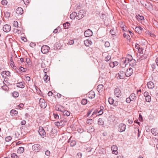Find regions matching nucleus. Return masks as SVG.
Segmentation results:
<instances>
[{"instance_id":"obj_1","label":"nucleus","mask_w":158,"mask_h":158,"mask_svg":"<svg viewBox=\"0 0 158 158\" xmlns=\"http://www.w3.org/2000/svg\"><path fill=\"white\" fill-rule=\"evenodd\" d=\"M38 131L39 135L41 137L44 138L46 136V132L42 127H39Z\"/></svg>"},{"instance_id":"obj_2","label":"nucleus","mask_w":158,"mask_h":158,"mask_svg":"<svg viewBox=\"0 0 158 158\" xmlns=\"http://www.w3.org/2000/svg\"><path fill=\"white\" fill-rule=\"evenodd\" d=\"M126 127V125L123 123L120 124L118 127V130L119 132H121L125 131Z\"/></svg>"},{"instance_id":"obj_3","label":"nucleus","mask_w":158,"mask_h":158,"mask_svg":"<svg viewBox=\"0 0 158 158\" xmlns=\"http://www.w3.org/2000/svg\"><path fill=\"white\" fill-rule=\"evenodd\" d=\"M32 148L33 150L35 152H38L40 151L41 149V146L38 144H35L32 146Z\"/></svg>"},{"instance_id":"obj_4","label":"nucleus","mask_w":158,"mask_h":158,"mask_svg":"<svg viewBox=\"0 0 158 158\" xmlns=\"http://www.w3.org/2000/svg\"><path fill=\"white\" fill-rule=\"evenodd\" d=\"M39 104L40 106L43 108H45L47 106V103L46 102L44 99L42 98H40V99Z\"/></svg>"},{"instance_id":"obj_5","label":"nucleus","mask_w":158,"mask_h":158,"mask_svg":"<svg viewBox=\"0 0 158 158\" xmlns=\"http://www.w3.org/2000/svg\"><path fill=\"white\" fill-rule=\"evenodd\" d=\"M50 48L47 45H44L41 48V52L43 54H45L48 52Z\"/></svg>"},{"instance_id":"obj_6","label":"nucleus","mask_w":158,"mask_h":158,"mask_svg":"<svg viewBox=\"0 0 158 158\" xmlns=\"http://www.w3.org/2000/svg\"><path fill=\"white\" fill-rule=\"evenodd\" d=\"M84 11L83 10H80L79 12L77 13V19L79 20L82 18L84 16Z\"/></svg>"},{"instance_id":"obj_7","label":"nucleus","mask_w":158,"mask_h":158,"mask_svg":"<svg viewBox=\"0 0 158 158\" xmlns=\"http://www.w3.org/2000/svg\"><path fill=\"white\" fill-rule=\"evenodd\" d=\"M3 31L6 32L10 31L11 30V27L10 25L6 24L4 25L3 27Z\"/></svg>"},{"instance_id":"obj_8","label":"nucleus","mask_w":158,"mask_h":158,"mask_svg":"<svg viewBox=\"0 0 158 158\" xmlns=\"http://www.w3.org/2000/svg\"><path fill=\"white\" fill-rule=\"evenodd\" d=\"M118 75V77H119V79H124L126 76L125 73L123 70L120 71Z\"/></svg>"},{"instance_id":"obj_9","label":"nucleus","mask_w":158,"mask_h":158,"mask_svg":"<svg viewBox=\"0 0 158 158\" xmlns=\"http://www.w3.org/2000/svg\"><path fill=\"white\" fill-rule=\"evenodd\" d=\"M93 35V32L89 29H88L85 31L84 35L86 37H89L92 36Z\"/></svg>"},{"instance_id":"obj_10","label":"nucleus","mask_w":158,"mask_h":158,"mask_svg":"<svg viewBox=\"0 0 158 158\" xmlns=\"http://www.w3.org/2000/svg\"><path fill=\"white\" fill-rule=\"evenodd\" d=\"M128 62L127 61V59L125 60L123 58L121 60L120 63V64L122 68H124Z\"/></svg>"},{"instance_id":"obj_11","label":"nucleus","mask_w":158,"mask_h":158,"mask_svg":"<svg viewBox=\"0 0 158 158\" xmlns=\"http://www.w3.org/2000/svg\"><path fill=\"white\" fill-rule=\"evenodd\" d=\"M114 94L117 97L119 98L121 96V91L118 88H116L114 89Z\"/></svg>"},{"instance_id":"obj_12","label":"nucleus","mask_w":158,"mask_h":158,"mask_svg":"<svg viewBox=\"0 0 158 158\" xmlns=\"http://www.w3.org/2000/svg\"><path fill=\"white\" fill-rule=\"evenodd\" d=\"M133 69L131 68L128 69L125 72L126 76L127 77H129L131 76L133 73Z\"/></svg>"},{"instance_id":"obj_13","label":"nucleus","mask_w":158,"mask_h":158,"mask_svg":"<svg viewBox=\"0 0 158 158\" xmlns=\"http://www.w3.org/2000/svg\"><path fill=\"white\" fill-rule=\"evenodd\" d=\"M111 150L112 151V153L115 155H117L118 153L117 151L118 148L116 145H113L111 147Z\"/></svg>"},{"instance_id":"obj_14","label":"nucleus","mask_w":158,"mask_h":158,"mask_svg":"<svg viewBox=\"0 0 158 158\" xmlns=\"http://www.w3.org/2000/svg\"><path fill=\"white\" fill-rule=\"evenodd\" d=\"M23 12V10L21 7H18L16 9V13L18 15H22Z\"/></svg>"},{"instance_id":"obj_15","label":"nucleus","mask_w":158,"mask_h":158,"mask_svg":"<svg viewBox=\"0 0 158 158\" xmlns=\"http://www.w3.org/2000/svg\"><path fill=\"white\" fill-rule=\"evenodd\" d=\"M10 72L9 71H4L1 73V75L3 77L9 76L10 75Z\"/></svg>"},{"instance_id":"obj_16","label":"nucleus","mask_w":158,"mask_h":158,"mask_svg":"<svg viewBox=\"0 0 158 158\" xmlns=\"http://www.w3.org/2000/svg\"><path fill=\"white\" fill-rule=\"evenodd\" d=\"M88 95L89 98H93L95 97V93L93 91H91L88 93Z\"/></svg>"},{"instance_id":"obj_17","label":"nucleus","mask_w":158,"mask_h":158,"mask_svg":"<svg viewBox=\"0 0 158 158\" xmlns=\"http://www.w3.org/2000/svg\"><path fill=\"white\" fill-rule=\"evenodd\" d=\"M143 28L140 27H136L135 28V31L139 34H140L142 33Z\"/></svg>"},{"instance_id":"obj_18","label":"nucleus","mask_w":158,"mask_h":158,"mask_svg":"<svg viewBox=\"0 0 158 158\" xmlns=\"http://www.w3.org/2000/svg\"><path fill=\"white\" fill-rule=\"evenodd\" d=\"M148 87L149 89H152L154 87V85L152 81L148 82L147 83Z\"/></svg>"},{"instance_id":"obj_19","label":"nucleus","mask_w":158,"mask_h":158,"mask_svg":"<svg viewBox=\"0 0 158 158\" xmlns=\"http://www.w3.org/2000/svg\"><path fill=\"white\" fill-rule=\"evenodd\" d=\"M77 14L75 12H73L71 14H70V17L71 19H73L76 18L77 19Z\"/></svg>"},{"instance_id":"obj_20","label":"nucleus","mask_w":158,"mask_h":158,"mask_svg":"<svg viewBox=\"0 0 158 158\" xmlns=\"http://www.w3.org/2000/svg\"><path fill=\"white\" fill-rule=\"evenodd\" d=\"M18 112L17 111L15 110H12L10 111V114L12 116H14L18 114Z\"/></svg>"},{"instance_id":"obj_21","label":"nucleus","mask_w":158,"mask_h":158,"mask_svg":"<svg viewBox=\"0 0 158 158\" xmlns=\"http://www.w3.org/2000/svg\"><path fill=\"white\" fill-rule=\"evenodd\" d=\"M103 90V85H98L97 87V90L99 92H101Z\"/></svg>"},{"instance_id":"obj_22","label":"nucleus","mask_w":158,"mask_h":158,"mask_svg":"<svg viewBox=\"0 0 158 158\" xmlns=\"http://www.w3.org/2000/svg\"><path fill=\"white\" fill-rule=\"evenodd\" d=\"M129 63L131 66L134 67L136 64V61L134 59H132L130 61V62Z\"/></svg>"},{"instance_id":"obj_23","label":"nucleus","mask_w":158,"mask_h":158,"mask_svg":"<svg viewBox=\"0 0 158 158\" xmlns=\"http://www.w3.org/2000/svg\"><path fill=\"white\" fill-rule=\"evenodd\" d=\"M25 84L22 82L18 83L16 85L17 87L21 88H24V87Z\"/></svg>"},{"instance_id":"obj_24","label":"nucleus","mask_w":158,"mask_h":158,"mask_svg":"<svg viewBox=\"0 0 158 158\" xmlns=\"http://www.w3.org/2000/svg\"><path fill=\"white\" fill-rule=\"evenodd\" d=\"M70 142V145L71 147L74 146L76 144V142L74 140H72L71 141H70V139H69L68 140V143Z\"/></svg>"},{"instance_id":"obj_25","label":"nucleus","mask_w":158,"mask_h":158,"mask_svg":"<svg viewBox=\"0 0 158 158\" xmlns=\"http://www.w3.org/2000/svg\"><path fill=\"white\" fill-rule=\"evenodd\" d=\"M43 79L45 82L46 83L48 82V81H49L50 78L49 77H48V75L45 74L43 77Z\"/></svg>"},{"instance_id":"obj_26","label":"nucleus","mask_w":158,"mask_h":158,"mask_svg":"<svg viewBox=\"0 0 158 158\" xmlns=\"http://www.w3.org/2000/svg\"><path fill=\"white\" fill-rule=\"evenodd\" d=\"M92 42L89 40H86L84 41V44L86 46H88L89 45L91 44Z\"/></svg>"},{"instance_id":"obj_27","label":"nucleus","mask_w":158,"mask_h":158,"mask_svg":"<svg viewBox=\"0 0 158 158\" xmlns=\"http://www.w3.org/2000/svg\"><path fill=\"white\" fill-rule=\"evenodd\" d=\"M136 18L139 21H141L144 19L143 17V16H140L139 15H137Z\"/></svg>"},{"instance_id":"obj_28","label":"nucleus","mask_w":158,"mask_h":158,"mask_svg":"<svg viewBox=\"0 0 158 158\" xmlns=\"http://www.w3.org/2000/svg\"><path fill=\"white\" fill-rule=\"evenodd\" d=\"M129 97L132 101L135 100L136 98L135 94L133 93L130 95Z\"/></svg>"},{"instance_id":"obj_29","label":"nucleus","mask_w":158,"mask_h":158,"mask_svg":"<svg viewBox=\"0 0 158 158\" xmlns=\"http://www.w3.org/2000/svg\"><path fill=\"white\" fill-rule=\"evenodd\" d=\"M24 151V148H23L22 147H19V149L17 150V152L18 153H22Z\"/></svg>"},{"instance_id":"obj_30","label":"nucleus","mask_w":158,"mask_h":158,"mask_svg":"<svg viewBox=\"0 0 158 158\" xmlns=\"http://www.w3.org/2000/svg\"><path fill=\"white\" fill-rule=\"evenodd\" d=\"M70 24L68 22H66L63 24V25L65 29H68L70 26Z\"/></svg>"},{"instance_id":"obj_31","label":"nucleus","mask_w":158,"mask_h":158,"mask_svg":"<svg viewBox=\"0 0 158 158\" xmlns=\"http://www.w3.org/2000/svg\"><path fill=\"white\" fill-rule=\"evenodd\" d=\"M104 122L102 118H99L98 119V125H103L104 124Z\"/></svg>"},{"instance_id":"obj_32","label":"nucleus","mask_w":158,"mask_h":158,"mask_svg":"<svg viewBox=\"0 0 158 158\" xmlns=\"http://www.w3.org/2000/svg\"><path fill=\"white\" fill-rule=\"evenodd\" d=\"M63 115L64 116H68L70 114V112L68 111L64 110L63 112Z\"/></svg>"},{"instance_id":"obj_33","label":"nucleus","mask_w":158,"mask_h":158,"mask_svg":"<svg viewBox=\"0 0 158 158\" xmlns=\"http://www.w3.org/2000/svg\"><path fill=\"white\" fill-rule=\"evenodd\" d=\"M125 59H127V61L128 62V63H129L130 62V61L131 60H132V56L130 55H129L127 56V58H125Z\"/></svg>"},{"instance_id":"obj_34","label":"nucleus","mask_w":158,"mask_h":158,"mask_svg":"<svg viewBox=\"0 0 158 158\" xmlns=\"http://www.w3.org/2000/svg\"><path fill=\"white\" fill-rule=\"evenodd\" d=\"M156 131V130L154 128H152L151 130V132L154 135H156L158 134Z\"/></svg>"},{"instance_id":"obj_35","label":"nucleus","mask_w":158,"mask_h":158,"mask_svg":"<svg viewBox=\"0 0 158 158\" xmlns=\"http://www.w3.org/2000/svg\"><path fill=\"white\" fill-rule=\"evenodd\" d=\"M145 100L147 102H150L151 100V96L149 95L145 97Z\"/></svg>"},{"instance_id":"obj_36","label":"nucleus","mask_w":158,"mask_h":158,"mask_svg":"<svg viewBox=\"0 0 158 158\" xmlns=\"http://www.w3.org/2000/svg\"><path fill=\"white\" fill-rule=\"evenodd\" d=\"M140 57L138 59L137 61H140L141 60L145 59L146 58V56L144 55L140 56Z\"/></svg>"},{"instance_id":"obj_37","label":"nucleus","mask_w":158,"mask_h":158,"mask_svg":"<svg viewBox=\"0 0 158 158\" xmlns=\"http://www.w3.org/2000/svg\"><path fill=\"white\" fill-rule=\"evenodd\" d=\"M108 101L109 103L110 104L112 105L114 103V100L113 98H108Z\"/></svg>"},{"instance_id":"obj_38","label":"nucleus","mask_w":158,"mask_h":158,"mask_svg":"<svg viewBox=\"0 0 158 158\" xmlns=\"http://www.w3.org/2000/svg\"><path fill=\"white\" fill-rule=\"evenodd\" d=\"M81 103L83 105L86 104L87 103V100L86 99H83L81 101Z\"/></svg>"},{"instance_id":"obj_39","label":"nucleus","mask_w":158,"mask_h":158,"mask_svg":"<svg viewBox=\"0 0 158 158\" xmlns=\"http://www.w3.org/2000/svg\"><path fill=\"white\" fill-rule=\"evenodd\" d=\"M12 95L14 97H17L19 95V93L17 92H14L13 93Z\"/></svg>"},{"instance_id":"obj_40","label":"nucleus","mask_w":158,"mask_h":158,"mask_svg":"<svg viewBox=\"0 0 158 158\" xmlns=\"http://www.w3.org/2000/svg\"><path fill=\"white\" fill-rule=\"evenodd\" d=\"M112 64H113V66L112 67H113L117 65L118 64V63L117 61H114L112 63H110V66H111Z\"/></svg>"},{"instance_id":"obj_41","label":"nucleus","mask_w":158,"mask_h":158,"mask_svg":"<svg viewBox=\"0 0 158 158\" xmlns=\"http://www.w3.org/2000/svg\"><path fill=\"white\" fill-rule=\"evenodd\" d=\"M111 56L110 55H108L106 56L105 57V61H108L110 60L111 59Z\"/></svg>"},{"instance_id":"obj_42","label":"nucleus","mask_w":158,"mask_h":158,"mask_svg":"<svg viewBox=\"0 0 158 158\" xmlns=\"http://www.w3.org/2000/svg\"><path fill=\"white\" fill-rule=\"evenodd\" d=\"M123 36L124 37L126 38V39L128 40H129L130 39V36L129 35L127 34H126L125 33H124L123 34Z\"/></svg>"},{"instance_id":"obj_43","label":"nucleus","mask_w":158,"mask_h":158,"mask_svg":"<svg viewBox=\"0 0 158 158\" xmlns=\"http://www.w3.org/2000/svg\"><path fill=\"white\" fill-rule=\"evenodd\" d=\"M10 14L8 12H4V15L6 18H8L10 16Z\"/></svg>"},{"instance_id":"obj_44","label":"nucleus","mask_w":158,"mask_h":158,"mask_svg":"<svg viewBox=\"0 0 158 158\" xmlns=\"http://www.w3.org/2000/svg\"><path fill=\"white\" fill-rule=\"evenodd\" d=\"M12 158H19V157L15 153H13L11 155Z\"/></svg>"},{"instance_id":"obj_45","label":"nucleus","mask_w":158,"mask_h":158,"mask_svg":"<svg viewBox=\"0 0 158 158\" xmlns=\"http://www.w3.org/2000/svg\"><path fill=\"white\" fill-rule=\"evenodd\" d=\"M12 139L11 137L10 136H7L5 138V140L6 142H9Z\"/></svg>"},{"instance_id":"obj_46","label":"nucleus","mask_w":158,"mask_h":158,"mask_svg":"<svg viewBox=\"0 0 158 158\" xmlns=\"http://www.w3.org/2000/svg\"><path fill=\"white\" fill-rule=\"evenodd\" d=\"M1 3L3 5H6L7 3V2L6 0H3L1 2Z\"/></svg>"},{"instance_id":"obj_47","label":"nucleus","mask_w":158,"mask_h":158,"mask_svg":"<svg viewBox=\"0 0 158 158\" xmlns=\"http://www.w3.org/2000/svg\"><path fill=\"white\" fill-rule=\"evenodd\" d=\"M110 33L112 35H114L115 34V32L114 31V29H111L110 31Z\"/></svg>"},{"instance_id":"obj_48","label":"nucleus","mask_w":158,"mask_h":158,"mask_svg":"<svg viewBox=\"0 0 158 158\" xmlns=\"http://www.w3.org/2000/svg\"><path fill=\"white\" fill-rule=\"evenodd\" d=\"M19 68L20 69L21 71H22L23 72H26L27 70V69L26 68H24L23 67H22L21 66L20 67V68Z\"/></svg>"},{"instance_id":"obj_49","label":"nucleus","mask_w":158,"mask_h":158,"mask_svg":"<svg viewBox=\"0 0 158 158\" xmlns=\"http://www.w3.org/2000/svg\"><path fill=\"white\" fill-rule=\"evenodd\" d=\"M13 25L14 27H18V23L17 21H15L14 22Z\"/></svg>"},{"instance_id":"obj_50","label":"nucleus","mask_w":158,"mask_h":158,"mask_svg":"<svg viewBox=\"0 0 158 158\" xmlns=\"http://www.w3.org/2000/svg\"><path fill=\"white\" fill-rule=\"evenodd\" d=\"M131 101L132 100L130 99V97L127 98L126 100V102L127 103H130V102H131Z\"/></svg>"},{"instance_id":"obj_51","label":"nucleus","mask_w":158,"mask_h":158,"mask_svg":"<svg viewBox=\"0 0 158 158\" xmlns=\"http://www.w3.org/2000/svg\"><path fill=\"white\" fill-rule=\"evenodd\" d=\"M55 124L57 126H62V124H60L59 121L55 123Z\"/></svg>"},{"instance_id":"obj_52","label":"nucleus","mask_w":158,"mask_h":158,"mask_svg":"<svg viewBox=\"0 0 158 158\" xmlns=\"http://www.w3.org/2000/svg\"><path fill=\"white\" fill-rule=\"evenodd\" d=\"M110 45V43L108 42H106L105 44V46L106 47H109Z\"/></svg>"},{"instance_id":"obj_53","label":"nucleus","mask_w":158,"mask_h":158,"mask_svg":"<svg viewBox=\"0 0 158 158\" xmlns=\"http://www.w3.org/2000/svg\"><path fill=\"white\" fill-rule=\"evenodd\" d=\"M35 43L33 42H31L30 43V46L31 47H34L35 46Z\"/></svg>"},{"instance_id":"obj_54","label":"nucleus","mask_w":158,"mask_h":158,"mask_svg":"<svg viewBox=\"0 0 158 158\" xmlns=\"http://www.w3.org/2000/svg\"><path fill=\"white\" fill-rule=\"evenodd\" d=\"M41 67L43 68H45L46 67V65L44 62H42L41 65Z\"/></svg>"},{"instance_id":"obj_55","label":"nucleus","mask_w":158,"mask_h":158,"mask_svg":"<svg viewBox=\"0 0 158 158\" xmlns=\"http://www.w3.org/2000/svg\"><path fill=\"white\" fill-rule=\"evenodd\" d=\"M23 1L24 3V4L26 5H27L29 3V0H23Z\"/></svg>"},{"instance_id":"obj_56","label":"nucleus","mask_w":158,"mask_h":158,"mask_svg":"<svg viewBox=\"0 0 158 158\" xmlns=\"http://www.w3.org/2000/svg\"><path fill=\"white\" fill-rule=\"evenodd\" d=\"M82 156V154L79 152L77 154V158H81Z\"/></svg>"},{"instance_id":"obj_57","label":"nucleus","mask_w":158,"mask_h":158,"mask_svg":"<svg viewBox=\"0 0 158 158\" xmlns=\"http://www.w3.org/2000/svg\"><path fill=\"white\" fill-rule=\"evenodd\" d=\"M92 122V119H89L87 120V123L89 124H91Z\"/></svg>"},{"instance_id":"obj_58","label":"nucleus","mask_w":158,"mask_h":158,"mask_svg":"<svg viewBox=\"0 0 158 158\" xmlns=\"http://www.w3.org/2000/svg\"><path fill=\"white\" fill-rule=\"evenodd\" d=\"M2 88L3 89L5 90H6L8 88V87L6 85L2 86Z\"/></svg>"},{"instance_id":"obj_59","label":"nucleus","mask_w":158,"mask_h":158,"mask_svg":"<svg viewBox=\"0 0 158 158\" xmlns=\"http://www.w3.org/2000/svg\"><path fill=\"white\" fill-rule=\"evenodd\" d=\"M26 62L28 64H29L30 62V58H27L26 59Z\"/></svg>"},{"instance_id":"obj_60","label":"nucleus","mask_w":158,"mask_h":158,"mask_svg":"<svg viewBox=\"0 0 158 158\" xmlns=\"http://www.w3.org/2000/svg\"><path fill=\"white\" fill-rule=\"evenodd\" d=\"M50 152H49V151H48V150H47L46 151H45V154L47 156H49V155H50Z\"/></svg>"},{"instance_id":"obj_61","label":"nucleus","mask_w":158,"mask_h":158,"mask_svg":"<svg viewBox=\"0 0 158 158\" xmlns=\"http://www.w3.org/2000/svg\"><path fill=\"white\" fill-rule=\"evenodd\" d=\"M20 62H19V63L20 64H21V63H22L23 62H24V59L23 58H20Z\"/></svg>"},{"instance_id":"obj_62","label":"nucleus","mask_w":158,"mask_h":158,"mask_svg":"<svg viewBox=\"0 0 158 158\" xmlns=\"http://www.w3.org/2000/svg\"><path fill=\"white\" fill-rule=\"evenodd\" d=\"M74 42L73 40H71L69 42V44L70 45L73 44H74Z\"/></svg>"},{"instance_id":"obj_63","label":"nucleus","mask_w":158,"mask_h":158,"mask_svg":"<svg viewBox=\"0 0 158 158\" xmlns=\"http://www.w3.org/2000/svg\"><path fill=\"white\" fill-rule=\"evenodd\" d=\"M149 93L148 92H145L144 93V95L145 97H146L147 96H149Z\"/></svg>"},{"instance_id":"obj_64","label":"nucleus","mask_w":158,"mask_h":158,"mask_svg":"<svg viewBox=\"0 0 158 158\" xmlns=\"http://www.w3.org/2000/svg\"><path fill=\"white\" fill-rule=\"evenodd\" d=\"M54 118L56 119H58L59 118V115L57 114H54Z\"/></svg>"}]
</instances>
